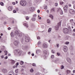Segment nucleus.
<instances>
[{"label":"nucleus","instance_id":"3c124183","mask_svg":"<svg viewBox=\"0 0 75 75\" xmlns=\"http://www.w3.org/2000/svg\"><path fill=\"white\" fill-rule=\"evenodd\" d=\"M41 43V42L40 41H39L38 42V44L39 45Z\"/></svg>","mask_w":75,"mask_h":75},{"label":"nucleus","instance_id":"c03bdc74","mask_svg":"<svg viewBox=\"0 0 75 75\" xmlns=\"http://www.w3.org/2000/svg\"><path fill=\"white\" fill-rule=\"evenodd\" d=\"M69 42H66L65 43V44H69Z\"/></svg>","mask_w":75,"mask_h":75},{"label":"nucleus","instance_id":"f03ea898","mask_svg":"<svg viewBox=\"0 0 75 75\" xmlns=\"http://www.w3.org/2000/svg\"><path fill=\"white\" fill-rule=\"evenodd\" d=\"M15 51L18 54V55L20 56L22 54V52L19 50H16Z\"/></svg>","mask_w":75,"mask_h":75},{"label":"nucleus","instance_id":"338daca9","mask_svg":"<svg viewBox=\"0 0 75 75\" xmlns=\"http://www.w3.org/2000/svg\"><path fill=\"white\" fill-rule=\"evenodd\" d=\"M35 75H40V74L39 73H36L35 74Z\"/></svg>","mask_w":75,"mask_h":75},{"label":"nucleus","instance_id":"b1692460","mask_svg":"<svg viewBox=\"0 0 75 75\" xmlns=\"http://www.w3.org/2000/svg\"><path fill=\"white\" fill-rule=\"evenodd\" d=\"M61 22H60L59 23H58L57 25L59 27L61 26Z\"/></svg>","mask_w":75,"mask_h":75},{"label":"nucleus","instance_id":"79ce46f5","mask_svg":"<svg viewBox=\"0 0 75 75\" xmlns=\"http://www.w3.org/2000/svg\"><path fill=\"white\" fill-rule=\"evenodd\" d=\"M39 52H40V50H37L36 51V53L37 54H38Z\"/></svg>","mask_w":75,"mask_h":75},{"label":"nucleus","instance_id":"603ef678","mask_svg":"<svg viewBox=\"0 0 75 75\" xmlns=\"http://www.w3.org/2000/svg\"><path fill=\"white\" fill-rule=\"evenodd\" d=\"M13 12L14 13H16V11L15 10H13Z\"/></svg>","mask_w":75,"mask_h":75},{"label":"nucleus","instance_id":"a878e982","mask_svg":"<svg viewBox=\"0 0 75 75\" xmlns=\"http://www.w3.org/2000/svg\"><path fill=\"white\" fill-rule=\"evenodd\" d=\"M51 31V28H50L48 29V33H50Z\"/></svg>","mask_w":75,"mask_h":75},{"label":"nucleus","instance_id":"f8f14e48","mask_svg":"<svg viewBox=\"0 0 75 75\" xmlns=\"http://www.w3.org/2000/svg\"><path fill=\"white\" fill-rule=\"evenodd\" d=\"M8 9L9 11H11L12 10V6H9L8 7Z\"/></svg>","mask_w":75,"mask_h":75},{"label":"nucleus","instance_id":"58836bf2","mask_svg":"<svg viewBox=\"0 0 75 75\" xmlns=\"http://www.w3.org/2000/svg\"><path fill=\"white\" fill-rule=\"evenodd\" d=\"M60 4L61 5L63 4H64V2L62 1H60Z\"/></svg>","mask_w":75,"mask_h":75},{"label":"nucleus","instance_id":"e433bc0d","mask_svg":"<svg viewBox=\"0 0 75 75\" xmlns=\"http://www.w3.org/2000/svg\"><path fill=\"white\" fill-rule=\"evenodd\" d=\"M69 37H68V36H67L65 38V40H68L69 39Z\"/></svg>","mask_w":75,"mask_h":75},{"label":"nucleus","instance_id":"f704fd0d","mask_svg":"<svg viewBox=\"0 0 75 75\" xmlns=\"http://www.w3.org/2000/svg\"><path fill=\"white\" fill-rule=\"evenodd\" d=\"M23 64H24V62L22 61H21L20 62V64H21V65H22Z\"/></svg>","mask_w":75,"mask_h":75},{"label":"nucleus","instance_id":"774afa93","mask_svg":"<svg viewBox=\"0 0 75 75\" xmlns=\"http://www.w3.org/2000/svg\"><path fill=\"white\" fill-rule=\"evenodd\" d=\"M4 52H5V53H7V51H4Z\"/></svg>","mask_w":75,"mask_h":75},{"label":"nucleus","instance_id":"4c0bfd02","mask_svg":"<svg viewBox=\"0 0 75 75\" xmlns=\"http://www.w3.org/2000/svg\"><path fill=\"white\" fill-rule=\"evenodd\" d=\"M74 21V20L73 19H71L70 21V23H73V21Z\"/></svg>","mask_w":75,"mask_h":75},{"label":"nucleus","instance_id":"423d86ee","mask_svg":"<svg viewBox=\"0 0 75 75\" xmlns=\"http://www.w3.org/2000/svg\"><path fill=\"white\" fill-rule=\"evenodd\" d=\"M25 41L27 42H29L30 41V38L28 37H25Z\"/></svg>","mask_w":75,"mask_h":75},{"label":"nucleus","instance_id":"680f3d73","mask_svg":"<svg viewBox=\"0 0 75 75\" xmlns=\"http://www.w3.org/2000/svg\"><path fill=\"white\" fill-rule=\"evenodd\" d=\"M52 52L53 54H54V51H53V50H52Z\"/></svg>","mask_w":75,"mask_h":75},{"label":"nucleus","instance_id":"c9c22d12","mask_svg":"<svg viewBox=\"0 0 75 75\" xmlns=\"http://www.w3.org/2000/svg\"><path fill=\"white\" fill-rule=\"evenodd\" d=\"M44 9L45 10H47V6H44Z\"/></svg>","mask_w":75,"mask_h":75},{"label":"nucleus","instance_id":"09e8293b","mask_svg":"<svg viewBox=\"0 0 75 75\" xmlns=\"http://www.w3.org/2000/svg\"><path fill=\"white\" fill-rule=\"evenodd\" d=\"M57 55H58V56H59L60 55V54L59 53H57Z\"/></svg>","mask_w":75,"mask_h":75},{"label":"nucleus","instance_id":"f3484780","mask_svg":"<svg viewBox=\"0 0 75 75\" xmlns=\"http://www.w3.org/2000/svg\"><path fill=\"white\" fill-rule=\"evenodd\" d=\"M66 59L68 62H70V61H71V59L69 57L67 58Z\"/></svg>","mask_w":75,"mask_h":75},{"label":"nucleus","instance_id":"0eeeda50","mask_svg":"<svg viewBox=\"0 0 75 75\" xmlns=\"http://www.w3.org/2000/svg\"><path fill=\"white\" fill-rule=\"evenodd\" d=\"M35 10V8L34 7H30L29 8L30 11H34Z\"/></svg>","mask_w":75,"mask_h":75},{"label":"nucleus","instance_id":"72a5a7b5","mask_svg":"<svg viewBox=\"0 0 75 75\" xmlns=\"http://www.w3.org/2000/svg\"><path fill=\"white\" fill-rule=\"evenodd\" d=\"M54 55H52L51 57V58H52V59H53V58H54Z\"/></svg>","mask_w":75,"mask_h":75},{"label":"nucleus","instance_id":"49530a36","mask_svg":"<svg viewBox=\"0 0 75 75\" xmlns=\"http://www.w3.org/2000/svg\"><path fill=\"white\" fill-rule=\"evenodd\" d=\"M64 10L65 12H67V8L66 9H64Z\"/></svg>","mask_w":75,"mask_h":75},{"label":"nucleus","instance_id":"0e129e2a","mask_svg":"<svg viewBox=\"0 0 75 75\" xmlns=\"http://www.w3.org/2000/svg\"><path fill=\"white\" fill-rule=\"evenodd\" d=\"M16 66H18V63H17L16 64Z\"/></svg>","mask_w":75,"mask_h":75},{"label":"nucleus","instance_id":"4d7b16f0","mask_svg":"<svg viewBox=\"0 0 75 75\" xmlns=\"http://www.w3.org/2000/svg\"><path fill=\"white\" fill-rule=\"evenodd\" d=\"M59 61V59H57L56 60V61Z\"/></svg>","mask_w":75,"mask_h":75},{"label":"nucleus","instance_id":"6e6552de","mask_svg":"<svg viewBox=\"0 0 75 75\" xmlns=\"http://www.w3.org/2000/svg\"><path fill=\"white\" fill-rule=\"evenodd\" d=\"M48 47V45L45 43H44L42 45V48H47Z\"/></svg>","mask_w":75,"mask_h":75},{"label":"nucleus","instance_id":"de8ad7c7","mask_svg":"<svg viewBox=\"0 0 75 75\" xmlns=\"http://www.w3.org/2000/svg\"><path fill=\"white\" fill-rule=\"evenodd\" d=\"M37 40H40V38L39 36L37 37Z\"/></svg>","mask_w":75,"mask_h":75},{"label":"nucleus","instance_id":"7c9ffc66","mask_svg":"<svg viewBox=\"0 0 75 75\" xmlns=\"http://www.w3.org/2000/svg\"><path fill=\"white\" fill-rule=\"evenodd\" d=\"M30 72H34V70H33V69H30Z\"/></svg>","mask_w":75,"mask_h":75},{"label":"nucleus","instance_id":"473e14b6","mask_svg":"<svg viewBox=\"0 0 75 75\" xmlns=\"http://www.w3.org/2000/svg\"><path fill=\"white\" fill-rule=\"evenodd\" d=\"M26 20H29V17L28 16L26 17Z\"/></svg>","mask_w":75,"mask_h":75},{"label":"nucleus","instance_id":"9b49d317","mask_svg":"<svg viewBox=\"0 0 75 75\" xmlns=\"http://www.w3.org/2000/svg\"><path fill=\"white\" fill-rule=\"evenodd\" d=\"M19 33L18 32V31L17 30L15 31L14 32V34L15 35H18Z\"/></svg>","mask_w":75,"mask_h":75},{"label":"nucleus","instance_id":"20e7f679","mask_svg":"<svg viewBox=\"0 0 75 75\" xmlns=\"http://www.w3.org/2000/svg\"><path fill=\"white\" fill-rule=\"evenodd\" d=\"M63 50L65 52H67V51H68V47L67 46H65L63 47Z\"/></svg>","mask_w":75,"mask_h":75},{"label":"nucleus","instance_id":"13d9d810","mask_svg":"<svg viewBox=\"0 0 75 75\" xmlns=\"http://www.w3.org/2000/svg\"><path fill=\"white\" fill-rule=\"evenodd\" d=\"M33 66V67H35V64L33 63L32 64Z\"/></svg>","mask_w":75,"mask_h":75},{"label":"nucleus","instance_id":"393cba45","mask_svg":"<svg viewBox=\"0 0 75 75\" xmlns=\"http://www.w3.org/2000/svg\"><path fill=\"white\" fill-rule=\"evenodd\" d=\"M0 4L1 6H3L4 5V3L2 2H1L0 3Z\"/></svg>","mask_w":75,"mask_h":75},{"label":"nucleus","instance_id":"4be33fe9","mask_svg":"<svg viewBox=\"0 0 75 75\" xmlns=\"http://www.w3.org/2000/svg\"><path fill=\"white\" fill-rule=\"evenodd\" d=\"M43 54H44L45 55H46V54H47V52L46 50H44L43 51Z\"/></svg>","mask_w":75,"mask_h":75},{"label":"nucleus","instance_id":"a19ab883","mask_svg":"<svg viewBox=\"0 0 75 75\" xmlns=\"http://www.w3.org/2000/svg\"><path fill=\"white\" fill-rule=\"evenodd\" d=\"M64 68V66L62 65L61 67V69H63Z\"/></svg>","mask_w":75,"mask_h":75},{"label":"nucleus","instance_id":"1a4fd4ad","mask_svg":"<svg viewBox=\"0 0 75 75\" xmlns=\"http://www.w3.org/2000/svg\"><path fill=\"white\" fill-rule=\"evenodd\" d=\"M67 30H68V29H67V28H64L63 29V31L64 34H66L67 32Z\"/></svg>","mask_w":75,"mask_h":75},{"label":"nucleus","instance_id":"ea45409f","mask_svg":"<svg viewBox=\"0 0 75 75\" xmlns=\"http://www.w3.org/2000/svg\"><path fill=\"white\" fill-rule=\"evenodd\" d=\"M15 10H16V11H18L19 10L18 8H15Z\"/></svg>","mask_w":75,"mask_h":75},{"label":"nucleus","instance_id":"69168bd1","mask_svg":"<svg viewBox=\"0 0 75 75\" xmlns=\"http://www.w3.org/2000/svg\"><path fill=\"white\" fill-rule=\"evenodd\" d=\"M36 16L37 15H36V14H35L33 15V17H36Z\"/></svg>","mask_w":75,"mask_h":75},{"label":"nucleus","instance_id":"5fc2aeb1","mask_svg":"<svg viewBox=\"0 0 75 75\" xmlns=\"http://www.w3.org/2000/svg\"><path fill=\"white\" fill-rule=\"evenodd\" d=\"M17 67L16 66H14L13 67V68H17Z\"/></svg>","mask_w":75,"mask_h":75},{"label":"nucleus","instance_id":"412c9836","mask_svg":"<svg viewBox=\"0 0 75 75\" xmlns=\"http://www.w3.org/2000/svg\"><path fill=\"white\" fill-rule=\"evenodd\" d=\"M15 63V61L13 60H11V64H14Z\"/></svg>","mask_w":75,"mask_h":75},{"label":"nucleus","instance_id":"ddd939ff","mask_svg":"<svg viewBox=\"0 0 75 75\" xmlns=\"http://www.w3.org/2000/svg\"><path fill=\"white\" fill-rule=\"evenodd\" d=\"M2 71L4 73H6L7 72V69H4L2 70Z\"/></svg>","mask_w":75,"mask_h":75},{"label":"nucleus","instance_id":"864d4df0","mask_svg":"<svg viewBox=\"0 0 75 75\" xmlns=\"http://www.w3.org/2000/svg\"><path fill=\"white\" fill-rule=\"evenodd\" d=\"M57 48L59 47V44H57Z\"/></svg>","mask_w":75,"mask_h":75},{"label":"nucleus","instance_id":"4468645a","mask_svg":"<svg viewBox=\"0 0 75 75\" xmlns=\"http://www.w3.org/2000/svg\"><path fill=\"white\" fill-rule=\"evenodd\" d=\"M22 35H23V34H22V33H18V36L19 37H21L22 36Z\"/></svg>","mask_w":75,"mask_h":75},{"label":"nucleus","instance_id":"f257e3e1","mask_svg":"<svg viewBox=\"0 0 75 75\" xmlns=\"http://www.w3.org/2000/svg\"><path fill=\"white\" fill-rule=\"evenodd\" d=\"M26 3V1L23 0L21 1L20 2V5L22 6H25Z\"/></svg>","mask_w":75,"mask_h":75},{"label":"nucleus","instance_id":"2eb2a0df","mask_svg":"<svg viewBox=\"0 0 75 75\" xmlns=\"http://www.w3.org/2000/svg\"><path fill=\"white\" fill-rule=\"evenodd\" d=\"M22 48L23 49V50H25V49H27V46H22Z\"/></svg>","mask_w":75,"mask_h":75},{"label":"nucleus","instance_id":"9d476101","mask_svg":"<svg viewBox=\"0 0 75 75\" xmlns=\"http://www.w3.org/2000/svg\"><path fill=\"white\" fill-rule=\"evenodd\" d=\"M58 12L61 15H62V14H63V11H62L61 9L58 11Z\"/></svg>","mask_w":75,"mask_h":75},{"label":"nucleus","instance_id":"c756f323","mask_svg":"<svg viewBox=\"0 0 75 75\" xmlns=\"http://www.w3.org/2000/svg\"><path fill=\"white\" fill-rule=\"evenodd\" d=\"M47 23H48V24H50V21L49 19H47Z\"/></svg>","mask_w":75,"mask_h":75},{"label":"nucleus","instance_id":"cd10ccee","mask_svg":"<svg viewBox=\"0 0 75 75\" xmlns=\"http://www.w3.org/2000/svg\"><path fill=\"white\" fill-rule=\"evenodd\" d=\"M32 20L33 21H35V18H33L32 19Z\"/></svg>","mask_w":75,"mask_h":75},{"label":"nucleus","instance_id":"a211bd4d","mask_svg":"<svg viewBox=\"0 0 75 75\" xmlns=\"http://www.w3.org/2000/svg\"><path fill=\"white\" fill-rule=\"evenodd\" d=\"M59 26L57 25L55 27V29H56V30H58L59 29Z\"/></svg>","mask_w":75,"mask_h":75},{"label":"nucleus","instance_id":"6e6d98bb","mask_svg":"<svg viewBox=\"0 0 75 75\" xmlns=\"http://www.w3.org/2000/svg\"><path fill=\"white\" fill-rule=\"evenodd\" d=\"M12 4H13V5H15V4H16V3L14 2H13L12 3Z\"/></svg>","mask_w":75,"mask_h":75},{"label":"nucleus","instance_id":"37998d69","mask_svg":"<svg viewBox=\"0 0 75 75\" xmlns=\"http://www.w3.org/2000/svg\"><path fill=\"white\" fill-rule=\"evenodd\" d=\"M18 69H16V70H15V72H16V73H18Z\"/></svg>","mask_w":75,"mask_h":75},{"label":"nucleus","instance_id":"8fccbe9b","mask_svg":"<svg viewBox=\"0 0 75 75\" xmlns=\"http://www.w3.org/2000/svg\"><path fill=\"white\" fill-rule=\"evenodd\" d=\"M55 7H57V6H58V3H55Z\"/></svg>","mask_w":75,"mask_h":75},{"label":"nucleus","instance_id":"7ed1b4c3","mask_svg":"<svg viewBox=\"0 0 75 75\" xmlns=\"http://www.w3.org/2000/svg\"><path fill=\"white\" fill-rule=\"evenodd\" d=\"M69 13H70V14H74V13H75V11L73 9H70L69 11Z\"/></svg>","mask_w":75,"mask_h":75},{"label":"nucleus","instance_id":"dca6fc26","mask_svg":"<svg viewBox=\"0 0 75 75\" xmlns=\"http://www.w3.org/2000/svg\"><path fill=\"white\" fill-rule=\"evenodd\" d=\"M23 25H24V26H25L26 27H28V24H27V23H23Z\"/></svg>","mask_w":75,"mask_h":75},{"label":"nucleus","instance_id":"2f4dec72","mask_svg":"<svg viewBox=\"0 0 75 75\" xmlns=\"http://www.w3.org/2000/svg\"><path fill=\"white\" fill-rule=\"evenodd\" d=\"M21 41L22 43H23V42H24V39L23 38H22L21 40Z\"/></svg>","mask_w":75,"mask_h":75},{"label":"nucleus","instance_id":"bb28decb","mask_svg":"<svg viewBox=\"0 0 75 75\" xmlns=\"http://www.w3.org/2000/svg\"><path fill=\"white\" fill-rule=\"evenodd\" d=\"M67 74H69L70 73V71L69 70H67L66 71Z\"/></svg>","mask_w":75,"mask_h":75},{"label":"nucleus","instance_id":"e2e57ef3","mask_svg":"<svg viewBox=\"0 0 75 75\" xmlns=\"http://www.w3.org/2000/svg\"><path fill=\"white\" fill-rule=\"evenodd\" d=\"M1 58H4V56L2 55L1 56Z\"/></svg>","mask_w":75,"mask_h":75},{"label":"nucleus","instance_id":"a18cd8bd","mask_svg":"<svg viewBox=\"0 0 75 75\" xmlns=\"http://www.w3.org/2000/svg\"><path fill=\"white\" fill-rule=\"evenodd\" d=\"M38 18L39 19V20H41V17H40V16L38 15Z\"/></svg>","mask_w":75,"mask_h":75},{"label":"nucleus","instance_id":"5701e85b","mask_svg":"<svg viewBox=\"0 0 75 75\" xmlns=\"http://www.w3.org/2000/svg\"><path fill=\"white\" fill-rule=\"evenodd\" d=\"M54 11H55L54 8H52L51 10V12H54Z\"/></svg>","mask_w":75,"mask_h":75},{"label":"nucleus","instance_id":"6ab92c4d","mask_svg":"<svg viewBox=\"0 0 75 75\" xmlns=\"http://www.w3.org/2000/svg\"><path fill=\"white\" fill-rule=\"evenodd\" d=\"M64 9H65L66 8H68V5H65L64 7Z\"/></svg>","mask_w":75,"mask_h":75},{"label":"nucleus","instance_id":"aec40b11","mask_svg":"<svg viewBox=\"0 0 75 75\" xmlns=\"http://www.w3.org/2000/svg\"><path fill=\"white\" fill-rule=\"evenodd\" d=\"M13 34L14 33H13V32H12L11 33V36L12 37H14V34Z\"/></svg>","mask_w":75,"mask_h":75},{"label":"nucleus","instance_id":"39448f33","mask_svg":"<svg viewBox=\"0 0 75 75\" xmlns=\"http://www.w3.org/2000/svg\"><path fill=\"white\" fill-rule=\"evenodd\" d=\"M18 41L17 40H15L14 42V44L15 46H17L18 44Z\"/></svg>","mask_w":75,"mask_h":75},{"label":"nucleus","instance_id":"052dcab7","mask_svg":"<svg viewBox=\"0 0 75 75\" xmlns=\"http://www.w3.org/2000/svg\"><path fill=\"white\" fill-rule=\"evenodd\" d=\"M37 11L38 13H40V10H38Z\"/></svg>","mask_w":75,"mask_h":75},{"label":"nucleus","instance_id":"bf43d9fd","mask_svg":"<svg viewBox=\"0 0 75 75\" xmlns=\"http://www.w3.org/2000/svg\"><path fill=\"white\" fill-rule=\"evenodd\" d=\"M7 58H8V57H7V56H6L5 57V59H7Z\"/></svg>","mask_w":75,"mask_h":75},{"label":"nucleus","instance_id":"c85d7f7f","mask_svg":"<svg viewBox=\"0 0 75 75\" xmlns=\"http://www.w3.org/2000/svg\"><path fill=\"white\" fill-rule=\"evenodd\" d=\"M50 17L51 18L52 20H53V16L52 15H50Z\"/></svg>","mask_w":75,"mask_h":75}]
</instances>
